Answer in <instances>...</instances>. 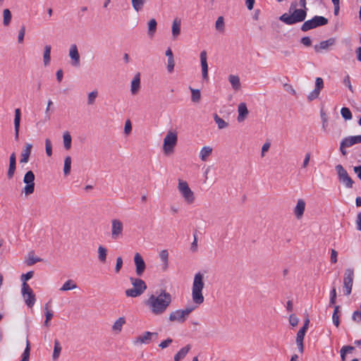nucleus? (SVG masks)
Listing matches in <instances>:
<instances>
[{
	"label": "nucleus",
	"mask_w": 361,
	"mask_h": 361,
	"mask_svg": "<svg viewBox=\"0 0 361 361\" xmlns=\"http://www.w3.org/2000/svg\"><path fill=\"white\" fill-rule=\"evenodd\" d=\"M336 42V38L331 37L326 40L322 41L319 44H315L314 46V49L316 52L319 53L322 51H329L330 47L335 45Z\"/></svg>",
	"instance_id": "nucleus-14"
},
{
	"label": "nucleus",
	"mask_w": 361,
	"mask_h": 361,
	"mask_svg": "<svg viewBox=\"0 0 361 361\" xmlns=\"http://www.w3.org/2000/svg\"><path fill=\"white\" fill-rule=\"evenodd\" d=\"M145 2L146 0H131L132 6L137 12L140 11L143 8Z\"/></svg>",
	"instance_id": "nucleus-36"
},
{
	"label": "nucleus",
	"mask_w": 361,
	"mask_h": 361,
	"mask_svg": "<svg viewBox=\"0 0 361 361\" xmlns=\"http://www.w3.org/2000/svg\"><path fill=\"white\" fill-rule=\"evenodd\" d=\"M107 249L102 245L98 247V259L100 262L105 263L106 261Z\"/></svg>",
	"instance_id": "nucleus-32"
},
{
	"label": "nucleus",
	"mask_w": 361,
	"mask_h": 361,
	"mask_svg": "<svg viewBox=\"0 0 361 361\" xmlns=\"http://www.w3.org/2000/svg\"><path fill=\"white\" fill-rule=\"evenodd\" d=\"M298 322H299L298 318L294 314H292L290 315L289 322L291 326H296L298 324Z\"/></svg>",
	"instance_id": "nucleus-59"
},
{
	"label": "nucleus",
	"mask_w": 361,
	"mask_h": 361,
	"mask_svg": "<svg viewBox=\"0 0 361 361\" xmlns=\"http://www.w3.org/2000/svg\"><path fill=\"white\" fill-rule=\"evenodd\" d=\"M123 229V223L118 219H113L111 221V238L118 239L121 235Z\"/></svg>",
	"instance_id": "nucleus-13"
},
{
	"label": "nucleus",
	"mask_w": 361,
	"mask_h": 361,
	"mask_svg": "<svg viewBox=\"0 0 361 361\" xmlns=\"http://www.w3.org/2000/svg\"><path fill=\"white\" fill-rule=\"evenodd\" d=\"M63 145L66 149L68 150L71 147L72 138L70 133L67 131L63 133Z\"/></svg>",
	"instance_id": "nucleus-38"
},
{
	"label": "nucleus",
	"mask_w": 361,
	"mask_h": 361,
	"mask_svg": "<svg viewBox=\"0 0 361 361\" xmlns=\"http://www.w3.org/2000/svg\"><path fill=\"white\" fill-rule=\"evenodd\" d=\"M191 348V345L190 344L186 345L185 347L182 348L175 355H174V361H180L183 359L188 353L190 351Z\"/></svg>",
	"instance_id": "nucleus-27"
},
{
	"label": "nucleus",
	"mask_w": 361,
	"mask_h": 361,
	"mask_svg": "<svg viewBox=\"0 0 361 361\" xmlns=\"http://www.w3.org/2000/svg\"><path fill=\"white\" fill-rule=\"evenodd\" d=\"M30 341L27 340L26 347L24 350V352L22 355V359L20 361H29L30 359Z\"/></svg>",
	"instance_id": "nucleus-44"
},
{
	"label": "nucleus",
	"mask_w": 361,
	"mask_h": 361,
	"mask_svg": "<svg viewBox=\"0 0 361 361\" xmlns=\"http://www.w3.org/2000/svg\"><path fill=\"white\" fill-rule=\"evenodd\" d=\"M200 62L202 66V78L204 80H208V64L207 61V52L202 51L200 53Z\"/></svg>",
	"instance_id": "nucleus-17"
},
{
	"label": "nucleus",
	"mask_w": 361,
	"mask_h": 361,
	"mask_svg": "<svg viewBox=\"0 0 361 361\" xmlns=\"http://www.w3.org/2000/svg\"><path fill=\"white\" fill-rule=\"evenodd\" d=\"M140 89V75L137 73L133 78L131 85L130 92L133 95H135Z\"/></svg>",
	"instance_id": "nucleus-22"
},
{
	"label": "nucleus",
	"mask_w": 361,
	"mask_h": 361,
	"mask_svg": "<svg viewBox=\"0 0 361 361\" xmlns=\"http://www.w3.org/2000/svg\"><path fill=\"white\" fill-rule=\"evenodd\" d=\"M71 169V158L68 156L64 160L63 173L64 175L67 176L70 173Z\"/></svg>",
	"instance_id": "nucleus-43"
},
{
	"label": "nucleus",
	"mask_w": 361,
	"mask_h": 361,
	"mask_svg": "<svg viewBox=\"0 0 361 361\" xmlns=\"http://www.w3.org/2000/svg\"><path fill=\"white\" fill-rule=\"evenodd\" d=\"M126 323L124 317H119L114 324L112 329L115 331L120 332L122 329V326Z\"/></svg>",
	"instance_id": "nucleus-39"
},
{
	"label": "nucleus",
	"mask_w": 361,
	"mask_h": 361,
	"mask_svg": "<svg viewBox=\"0 0 361 361\" xmlns=\"http://www.w3.org/2000/svg\"><path fill=\"white\" fill-rule=\"evenodd\" d=\"M238 116L237 120L238 122H242L245 120L249 113L246 104L243 102L240 103L238 107Z\"/></svg>",
	"instance_id": "nucleus-24"
},
{
	"label": "nucleus",
	"mask_w": 361,
	"mask_h": 361,
	"mask_svg": "<svg viewBox=\"0 0 361 361\" xmlns=\"http://www.w3.org/2000/svg\"><path fill=\"white\" fill-rule=\"evenodd\" d=\"M341 114L345 120H350L353 117L350 110L347 107L341 108Z\"/></svg>",
	"instance_id": "nucleus-48"
},
{
	"label": "nucleus",
	"mask_w": 361,
	"mask_h": 361,
	"mask_svg": "<svg viewBox=\"0 0 361 361\" xmlns=\"http://www.w3.org/2000/svg\"><path fill=\"white\" fill-rule=\"evenodd\" d=\"M175 66L174 58H168L167 60V71L169 73H172L173 71Z\"/></svg>",
	"instance_id": "nucleus-54"
},
{
	"label": "nucleus",
	"mask_w": 361,
	"mask_h": 361,
	"mask_svg": "<svg viewBox=\"0 0 361 361\" xmlns=\"http://www.w3.org/2000/svg\"><path fill=\"white\" fill-rule=\"evenodd\" d=\"M178 190L182 195L183 197L188 204H192L195 201V196L193 192L189 188L186 181L179 180L178 181Z\"/></svg>",
	"instance_id": "nucleus-9"
},
{
	"label": "nucleus",
	"mask_w": 361,
	"mask_h": 361,
	"mask_svg": "<svg viewBox=\"0 0 361 361\" xmlns=\"http://www.w3.org/2000/svg\"><path fill=\"white\" fill-rule=\"evenodd\" d=\"M134 262L135 264V272L138 276H141L144 273L146 264L142 256L139 253H136L134 257Z\"/></svg>",
	"instance_id": "nucleus-15"
},
{
	"label": "nucleus",
	"mask_w": 361,
	"mask_h": 361,
	"mask_svg": "<svg viewBox=\"0 0 361 361\" xmlns=\"http://www.w3.org/2000/svg\"><path fill=\"white\" fill-rule=\"evenodd\" d=\"M123 266V259L121 257H117L116 259V264L115 267V271L116 273H118L122 268Z\"/></svg>",
	"instance_id": "nucleus-60"
},
{
	"label": "nucleus",
	"mask_w": 361,
	"mask_h": 361,
	"mask_svg": "<svg viewBox=\"0 0 361 361\" xmlns=\"http://www.w3.org/2000/svg\"><path fill=\"white\" fill-rule=\"evenodd\" d=\"M42 259L40 257H35L33 255H32V256L29 255V257L27 259L26 263L28 266H32L35 263L42 262Z\"/></svg>",
	"instance_id": "nucleus-52"
},
{
	"label": "nucleus",
	"mask_w": 361,
	"mask_h": 361,
	"mask_svg": "<svg viewBox=\"0 0 361 361\" xmlns=\"http://www.w3.org/2000/svg\"><path fill=\"white\" fill-rule=\"evenodd\" d=\"M204 276L200 272L195 274L192 288V298L197 305H201L204 302L202 289L204 288Z\"/></svg>",
	"instance_id": "nucleus-3"
},
{
	"label": "nucleus",
	"mask_w": 361,
	"mask_h": 361,
	"mask_svg": "<svg viewBox=\"0 0 361 361\" xmlns=\"http://www.w3.org/2000/svg\"><path fill=\"white\" fill-rule=\"evenodd\" d=\"M21 292H22L23 297L24 298H25L26 294H29L30 293H33L32 288L25 282H23L22 284Z\"/></svg>",
	"instance_id": "nucleus-49"
},
{
	"label": "nucleus",
	"mask_w": 361,
	"mask_h": 361,
	"mask_svg": "<svg viewBox=\"0 0 361 361\" xmlns=\"http://www.w3.org/2000/svg\"><path fill=\"white\" fill-rule=\"evenodd\" d=\"M324 88V80L322 78H317L315 80V87L314 89L308 94L307 99L309 102H312L314 99H317L321 90Z\"/></svg>",
	"instance_id": "nucleus-12"
},
{
	"label": "nucleus",
	"mask_w": 361,
	"mask_h": 361,
	"mask_svg": "<svg viewBox=\"0 0 361 361\" xmlns=\"http://www.w3.org/2000/svg\"><path fill=\"white\" fill-rule=\"evenodd\" d=\"M309 324H310V319L307 317L305 319L302 327L297 333L296 342H298V341H304V338H305L306 331H307V330L308 329Z\"/></svg>",
	"instance_id": "nucleus-26"
},
{
	"label": "nucleus",
	"mask_w": 361,
	"mask_h": 361,
	"mask_svg": "<svg viewBox=\"0 0 361 361\" xmlns=\"http://www.w3.org/2000/svg\"><path fill=\"white\" fill-rule=\"evenodd\" d=\"M25 33V25H22L18 32V42L19 43H22L23 42Z\"/></svg>",
	"instance_id": "nucleus-56"
},
{
	"label": "nucleus",
	"mask_w": 361,
	"mask_h": 361,
	"mask_svg": "<svg viewBox=\"0 0 361 361\" xmlns=\"http://www.w3.org/2000/svg\"><path fill=\"white\" fill-rule=\"evenodd\" d=\"M178 141L177 133L169 131L164 139L163 149L165 154L172 152Z\"/></svg>",
	"instance_id": "nucleus-8"
},
{
	"label": "nucleus",
	"mask_w": 361,
	"mask_h": 361,
	"mask_svg": "<svg viewBox=\"0 0 361 361\" xmlns=\"http://www.w3.org/2000/svg\"><path fill=\"white\" fill-rule=\"evenodd\" d=\"M158 338V333L145 331L142 335L136 337L135 343L149 344L152 341L157 340Z\"/></svg>",
	"instance_id": "nucleus-11"
},
{
	"label": "nucleus",
	"mask_w": 361,
	"mask_h": 361,
	"mask_svg": "<svg viewBox=\"0 0 361 361\" xmlns=\"http://www.w3.org/2000/svg\"><path fill=\"white\" fill-rule=\"evenodd\" d=\"M171 301V295L165 290H161L158 295H151L145 304L153 314L161 315L166 312Z\"/></svg>",
	"instance_id": "nucleus-1"
},
{
	"label": "nucleus",
	"mask_w": 361,
	"mask_h": 361,
	"mask_svg": "<svg viewBox=\"0 0 361 361\" xmlns=\"http://www.w3.org/2000/svg\"><path fill=\"white\" fill-rule=\"evenodd\" d=\"M338 174V180L342 183L347 188H352L354 184L353 180L350 177L347 171L341 164H338L335 167Z\"/></svg>",
	"instance_id": "nucleus-7"
},
{
	"label": "nucleus",
	"mask_w": 361,
	"mask_h": 361,
	"mask_svg": "<svg viewBox=\"0 0 361 361\" xmlns=\"http://www.w3.org/2000/svg\"><path fill=\"white\" fill-rule=\"evenodd\" d=\"M339 308L340 307L338 305H336L332 315L333 323L336 327H338L340 325L339 316L338 314Z\"/></svg>",
	"instance_id": "nucleus-41"
},
{
	"label": "nucleus",
	"mask_w": 361,
	"mask_h": 361,
	"mask_svg": "<svg viewBox=\"0 0 361 361\" xmlns=\"http://www.w3.org/2000/svg\"><path fill=\"white\" fill-rule=\"evenodd\" d=\"M160 259L162 261V270L166 271L169 267V252L167 250H163L159 252Z\"/></svg>",
	"instance_id": "nucleus-28"
},
{
	"label": "nucleus",
	"mask_w": 361,
	"mask_h": 361,
	"mask_svg": "<svg viewBox=\"0 0 361 361\" xmlns=\"http://www.w3.org/2000/svg\"><path fill=\"white\" fill-rule=\"evenodd\" d=\"M20 116L21 112L20 109H16L15 110V117H14V128H15V137L16 140L18 139L19 136V128H20Z\"/></svg>",
	"instance_id": "nucleus-25"
},
{
	"label": "nucleus",
	"mask_w": 361,
	"mask_h": 361,
	"mask_svg": "<svg viewBox=\"0 0 361 361\" xmlns=\"http://www.w3.org/2000/svg\"><path fill=\"white\" fill-rule=\"evenodd\" d=\"M33 275H34L33 271H30L25 274H22L21 275V281H23V282L27 283V281L28 280H30L33 276Z\"/></svg>",
	"instance_id": "nucleus-57"
},
{
	"label": "nucleus",
	"mask_w": 361,
	"mask_h": 361,
	"mask_svg": "<svg viewBox=\"0 0 361 361\" xmlns=\"http://www.w3.org/2000/svg\"><path fill=\"white\" fill-rule=\"evenodd\" d=\"M343 83L347 86L351 92H353V88L350 82V76L347 75L343 80Z\"/></svg>",
	"instance_id": "nucleus-58"
},
{
	"label": "nucleus",
	"mask_w": 361,
	"mask_h": 361,
	"mask_svg": "<svg viewBox=\"0 0 361 361\" xmlns=\"http://www.w3.org/2000/svg\"><path fill=\"white\" fill-rule=\"evenodd\" d=\"M4 15V25H8L11 20V13L9 11V9L6 8L4 10L3 12Z\"/></svg>",
	"instance_id": "nucleus-47"
},
{
	"label": "nucleus",
	"mask_w": 361,
	"mask_h": 361,
	"mask_svg": "<svg viewBox=\"0 0 361 361\" xmlns=\"http://www.w3.org/2000/svg\"><path fill=\"white\" fill-rule=\"evenodd\" d=\"M173 342V339L171 338H168L165 341L161 342V343L159 345V346L164 349L167 348L171 343Z\"/></svg>",
	"instance_id": "nucleus-62"
},
{
	"label": "nucleus",
	"mask_w": 361,
	"mask_h": 361,
	"mask_svg": "<svg viewBox=\"0 0 361 361\" xmlns=\"http://www.w3.org/2000/svg\"><path fill=\"white\" fill-rule=\"evenodd\" d=\"M97 95L98 92L97 90L90 92L88 94L87 104L89 105L93 104L95 102V99L97 98Z\"/></svg>",
	"instance_id": "nucleus-51"
},
{
	"label": "nucleus",
	"mask_w": 361,
	"mask_h": 361,
	"mask_svg": "<svg viewBox=\"0 0 361 361\" xmlns=\"http://www.w3.org/2000/svg\"><path fill=\"white\" fill-rule=\"evenodd\" d=\"M61 351V343L58 339H56L54 341V352H53V355H52V358L54 360H56L59 358Z\"/></svg>",
	"instance_id": "nucleus-35"
},
{
	"label": "nucleus",
	"mask_w": 361,
	"mask_h": 361,
	"mask_svg": "<svg viewBox=\"0 0 361 361\" xmlns=\"http://www.w3.org/2000/svg\"><path fill=\"white\" fill-rule=\"evenodd\" d=\"M187 315L185 314L183 310H178L172 312L169 317V319L171 322H178L179 323H183L186 319Z\"/></svg>",
	"instance_id": "nucleus-16"
},
{
	"label": "nucleus",
	"mask_w": 361,
	"mask_h": 361,
	"mask_svg": "<svg viewBox=\"0 0 361 361\" xmlns=\"http://www.w3.org/2000/svg\"><path fill=\"white\" fill-rule=\"evenodd\" d=\"M77 288V285L75 283H74L72 280H68L66 281L62 287L60 288V290L61 291H67L69 290H73Z\"/></svg>",
	"instance_id": "nucleus-37"
},
{
	"label": "nucleus",
	"mask_w": 361,
	"mask_h": 361,
	"mask_svg": "<svg viewBox=\"0 0 361 361\" xmlns=\"http://www.w3.org/2000/svg\"><path fill=\"white\" fill-rule=\"evenodd\" d=\"M45 149L47 156L51 157L52 155V145L51 140L48 138L45 140Z\"/></svg>",
	"instance_id": "nucleus-53"
},
{
	"label": "nucleus",
	"mask_w": 361,
	"mask_h": 361,
	"mask_svg": "<svg viewBox=\"0 0 361 361\" xmlns=\"http://www.w3.org/2000/svg\"><path fill=\"white\" fill-rule=\"evenodd\" d=\"M32 145L31 144H26L25 149L23 150V152L21 154V159H20V163H27L29 161V157L31 154V149H32Z\"/></svg>",
	"instance_id": "nucleus-29"
},
{
	"label": "nucleus",
	"mask_w": 361,
	"mask_h": 361,
	"mask_svg": "<svg viewBox=\"0 0 361 361\" xmlns=\"http://www.w3.org/2000/svg\"><path fill=\"white\" fill-rule=\"evenodd\" d=\"M16 169V154L13 152L11 154L9 158V167L7 172V177L8 179H11L15 173Z\"/></svg>",
	"instance_id": "nucleus-20"
},
{
	"label": "nucleus",
	"mask_w": 361,
	"mask_h": 361,
	"mask_svg": "<svg viewBox=\"0 0 361 361\" xmlns=\"http://www.w3.org/2000/svg\"><path fill=\"white\" fill-rule=\"evenodd\" d=\"M212 152V148L208 146L203 147L200 152V158L202 161H207Z\"/></svg>",
	"instance_id": "nucleus-31"
},
{
	"label": "nucleus",
	"mask_w": 361,
	"mask_h": 361,
	"mask_svg": "<svg viewBox=\"0 0 361 361\" xmlns=\"http://www.w3.org/2000/svg\"><path fill=\"white\" fill-rule=\"evenodd\" d=\"M130 281L133 287L126 290L125 294L127 297L137 298L141 295L146 290L147 286L142 279L140 278L130 277Z\"/></svg>",
	"instance_id": "nucleus-4"
},
{
	"label": "nucleus",
	"mask_w": 361,
	"mask_h": 361,
	"mask_svg": "<svg viewBox=\"0 0 361 361\" xmlns=\"http://www.w3.org/2000/svg\"><path fill=\"white\" fill-rule=\"evenodd\" d=\"M24 299L25 304L30 307H32L34 305L36 300L34 293H30L29 294H26V297Z\"/></svg>",
	"instance_id": "nucleus-42"
},
{
	"label": "nucleus",
	"mask_w": 361,
	"mask_h": 361,
	"mask_svg": "<svg viewBox=\"0 0 361 361\" xmlns=\"http://www.w3.org/2000/svg\"><path fill=\"white\" fill-rule=\"evenodd\" d=\"M337 256L338 252L334 249H331V262L332 264H336L337 262Z\"/></svg>",
	"instance_id": "nucleus-63"
},
{
	"label": "nucleus",
	"mask_w": 361,
	"mask_h": 361,
	"mask_svg": "<svg viewBox=\"0 0 361 361\" xmlns=\"http://www.w3.org/2000/svg\"><path fill=\"white\" fill-rule=\"evenodd\" d=\"M69 56L73 60L72 65L78 66L80 65V55L76 44H72L69 50Z\"/></svg>",
	"instance_id": "nucleus-18"
},
{
	"label": "nucleus",
	"mask_w": 361,
	"mask_h": 361,
	"mask_svg": "<svg viewBox=\"0 0 361 361\" xmlns=\"http://www.w3.org/2000/svg\"><path fill=\"white\" fill-rule=\"evenodd\" d=\"M352 319L357 323L361 322V309L360 310H356L353 313Z\"/></svg>",
	"instance_id": "nucleus-55"
},
{
	"label": "nucleus",
	"mask_w": 361,
	"mask_h": 361,
	"mask_svg": "<svg viewBox=\"0 0 361 361\" xmlns=\"http://www.w3.org/2000/svg\"><path fill=\"white\" fill-rule=\"evenodd\" d=\"M300 42L305 47H310L312 45V40L310 37H302Z\"/></svg>",
	"instance_id": "nucleus-61"
},
{
	"label": "nucleus",
	"mask_w": 361,
	"mask_h": 361,
	"mask_svg": "<svg viewBox=\"0 0 361 361\" xmlns=\"http://www.w3.org/2000/svg\"><path fill=\"white\" fill-rule=\"evenodd\" d=\"M356 228L357 231H361V212L357 214Z\"/></svg>",
	"instance_id": "nucleus-64"
},
{
	"label": "nucleus",
	"mask_w": 361,
	"mask_h": 361,
	"mask_svg": "<svg viewBox=\"0 0 361 361\" xmlns=\"http://www.w3.org/2000/svg\"><path fill=\"white\" fill-rule=\"evenodd\" d=\"M354 145L353 138L351 136H348L343 138L340 144V151L343 156L347 154L346 148Z\"/></svg>",
	"instance_id": "nucleus-21"
},
{
	"label": "nucleus",
	"mask_w": 361,
	"mask_h": 361,
	"mask_svg": "<svg viewBox=\"0 0 361 361\" xmlns=\"http://www.w3.org/2000/svg\"><path fill=\"white\" fill-rule=\"evenodd\" d=\"M354 276L353 269L348 268L345 270L343 280V288L345 295H349L352 292Z\"/></svg>",
	"instance_id": "nucleus-6"
},
{
	"label": "nucleus",
	"mask_w": 361,
	"mask_h": 361,
	"mask_svg": "<svg viewBox=\"0 0 361 361\" xmlns=\"http://www.w3.org/2000/svg\"><path fill=\"white\" fill-rule=\"evenodd\" d=\"M336 290L335 287H333L330 291V300L329 306L334 305L336 302Z\"/></svg>",
	"instance_id": "nucleus-50"
},
{
	"label": "nucleus",
	"mask_w": 361,
	"mask_h": 361,
	"mask_svg": "<svg viewBox=\"0 0 361 361\" xmlns=\"http://www.w3.org/2000/svg\"><path fill=\"white\" fill-rule=\"evenodd\" d=\"M328 22V19L324 16H314L312 18L305 21L301 25L300 30L302 32H307L312 29L326 25Z\"/></svg>",
	"instance_id": "nucleus-5"
},
{
	"label": "nucleus",
	"mask_w": 361,
	"mask_h": 361,
	"mask_svg": "<svg viewBox=\"0 0 361 361\" xmlns=\"http://www.w3.org/2000/svg\"><path fill=\"white\" fill-rule=\"evenodd\" d=\"M157 23L154 18H152L148 22V30L147 34L149 37H152L157 31Z\"/></svg>",
	"instance_id": "nucleus-30"
},
{
	"label": "nucleus",
	"mask_w": 361,
	"mask_h": 361,
	"mask_svg": "<svg viewBox=\"0 0 361 361\" xmlns=\"http://www.w3.org/2000/svg\"><path fill=\"white\" fill-rule=\"evenodd\" d=\"M297 1H293L288 10L289 13H283L279 17V20L288 25L305 22L307 13L305 9L297 8Z\"/></svg>",
	"instance_id": "nucleus-2"
},
{
	"label": "nucleus",
	"mask_w": 361,
	"mask_h": 361,
	"mask_svg": "<svg viewBox=\"0 0 361 361\" xmlns=\"http://www.w3.org/2000/svg\"><path fill=\"white\" fill-rule=\"evenodd\" d=\"M305 209V202L303 200L300 199L298 200L297 204L294 209V214L297 219H300L304 214Z\"/></svg>",
	"instance_id": "nucleus-23"
},
{
	"label": "nucleus",
	"mask_w": 361,
	"mask_h": 361,
	"mask_svg": "<svg viewBox=\"0 0 361 361\" xmlns=\"http://www.w3.org/2000/svg\"><path fill=\"white\" fill-rule=\"evenodd\" d=\"M215 27L216 29L219 32H224V19L222 16H219L215 23Z\"/></svg>",
	"instance_id": "nucleus-46"
},
{
	"label": "nucleus",
	"mask_w": 361,
	"mask_h": 361,
	"mask_svg": "<svg viewBox=\"0 0 361 361\" xmlns=\"http://www.w3.org/2000/svg\"><path fill=\"white\" fill-rule=\"evenodd\" d=\"M190 89L192 92V95H191L192 101L195 103L199 102L200 100V98H201L200 91L199 90L192 89L191 87H190Z\"/></svg>",
	"instance_id": "nucleus-45"
},
{
	"label": "nucleus",
	"mask_w": 361,
	"mask_h": 361,
	"mask_svg": "<svg viewBox=\"0 0 361 361\" xmlns=\"http://www.w3.org/2000/svg\"><path fill=\"white\" fill-rule=\"evenodd\" d=\"M51 49V47L50 45H46L44 47V55H43V61H44V66H48L50 63Z\"/></svg>",
	"instance_id": "nucleus-33"
},
{
	"label": "nucleus",
	"mask_w": 361,
	"mask_h": 361,
	"mask_svg": "<svg viewBox=\"0 0 361 361\" xmlns=\"http://www.w3.org/2000/svg\"><path fill=\"white\" fill-rule=\"evenodd\" d=\"M181 19L176 18L172 23L171 32L173 39H176L180 34Z\"/></svg>",
	"instance_id": "nucleus-19"
},
{
	"label": "nucleus",
	"mask_w": 361,
	"mask_h": 361,
	"mask_svg": "<svg viewBox=\"0 0 361 361\" xmlns=\"http://www.w3.org/2000/svg\"><path fill=\"white\" fill-rule=\"evenodd\" d=\"M229 82H231L232 87L235 90H238L240 87V78L237 75H231L228 78Z\"/></svg>",
	"instance_id": "nucleus-34"
},
{
	"label": "nucleus",
	"mask_w": 361,
	"mask_h": 361,
	"mask_svg": "<svg viewBox=\"0 0 361 361\" xmlns=\"http://www.w3.org/2000/svg\"><path fill=\"white\" fill-rule=\"evenodd\" d=\"M214 119L219 129L225 128L228 126V123L220 118L216 114H214Z\"/></svg>",
	"instance_id": "nucleus-40"
},
{
	"label": "nucleus",
	"mask_w": 361,
	"mask_h": 361,
	"mask_svg": "<svg viewBox=\"0 0 361 361\" xmlns=\"http://www.w3.org/2000/svg\"><path fill=\"white\" fill-rule=\"evenodd\" d=\"M35 174L32 171H28L25 173L23 182L25 183L24 192L26 195L32 194L35 190Z\"/></svg>",
	"instance_id": "nucleus-10"
}]
</instances>
